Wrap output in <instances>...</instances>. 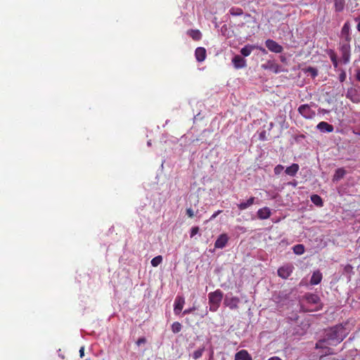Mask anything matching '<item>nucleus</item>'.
I'll return each mask as SVG.
<instances>
[{"instance_id": "obj_28", "label": "nucleus", "mask_w": 360, "mask_h": 360, "mask_svg": "<svg viewBox=\"0 0 360 360\" xmlns=\"http://www.w3.org/2000/svg\"><path fill=\"white\" fill-rule=\"evenodd\" d=\"M171 328H172V331L174 333H178L179 332H180L181 330L182 326L179 322L176 321L172 323Z\"/></svg>"}, {"instance_id": "obj_12", "label": "nucleus", "mask_w": 360, "mask_h": 360, "mask_svg": "<svg viewBox=\"0 0 360 360\" xmlns=\"http://www.w3.org/2000/svg\"><path fill=\"white\" fill-rule=\"evenodd\" d=\"M185 303L184 298L181 296H177L174 301V312L175 314L178 315L182 310L184 305Z\"/></svg>"}, {"instance_id": "obj_1", "label": "nucleus", "mask_w": 360, "mask_h": 360, "mask_svg": "<svg viewBox=\"0 0 360 360\" xmlns=\"http://www.w3.org/2000/svg\"><path fill=\"white\" fill-rule=\"evenodd\" d=\"M347 334L345 327L340 324L327 330L325 338L329 345H336L346 338Z\"/></svg>"}, {"instance_id": "obj_19", "label": "nucleus", "mask_w": 360, "mask_h": 360, "mask_svg": "<svg viewBox=\"0 0 360 360\" xmlns=\"http://www.w3.org/2000/svg\"><path fill=\"white\" fill-rule=\"evenodd\" d=\"M299 168L300 167L297 164L293 163L285 169V172L289 176H294L297 173Z\"/></svg>"}, {"instance_id": "obj_14", "label": "nucleus", "mask_w": 360, "mask_h": 360, "mask_svg": "<svg viewBox=\"0 0 360 360\" xmlns=\"http://www.w3.org/2000/svg\"><path fill=\"white\" fill-rule=\"evenodd\" d=\"M316 128L322 132L330 133L333 132L334 130V127L332 124H330L328 122L323 121L319 122L317 124Z\"/></svg>"}, {"instance_id": "obj_41", "label": "nucleus", "mask_w": 360, "mask_h": 360, "mask_svg": "<svg viewBox=\"0 0 360 360\" xmlns=\"http://www.w3.org/2000/svg\"><path fill=\"white\" fill-rule=\"evenodd\" d=\"M221 212H222L221 210H218V211H217L216 212H214V213L211 216V217H210V220H212V219H214V218H216V217H217V216L218 214H219Z\"/></svg>"}, {"instance_id": "obj_7", "label": "nucleus", "mask_w": 360, "mask_h": 360, "mask_svg": "<svg viewBox=\"0 0 360 360\" xmlns=\"http://www.w3.org/2000/svg\"><path fill=\"white\" fill-rule=\"evenodd\" d=\"M341 38L345 40L346 44H349L352 40L350 34V24L348 21L345 22L341 30Z\"/></svg>"}, {"instance_id": "obj_34", "label": "nucleus", "mask_w": 360, "mask_h": 360, "mask_svg": "<svg viewBox=\"0 0 360 360\" xmlns=\"http://www.w3.org/2000/svg\"><path fill=\"white\" fill-rule=\"evenodd\" d=\"M283 169H284V167H283V165H276L274 167V173H275V174H276V175L280 174L282 172V171L283 170Z\"/></svg>"}, {"instance_id": "obj_39", "label": "nucleus", "mask_w": 360, "mask_h": 360, "mask_svg": "<svg viewBox=\"0 0 360 360\" xmlns=\"http://www.w3.org/2000/svg\"><path fill=\"white\" fill-rule=\"evenodd\" d=\"M354 20L357 22L356 30L360 32V16L356 17Z\"/></svg>"}, {"instance_id": "obj_38", "label": "nucleus", "mask_w": 360, "mask_h": 360, "mask_svg": "<svg viewBox=\"0 0 360 360\" xmlns=\"http://www.w3.org/2000/svg\"><path fill=\"white\" fill-rule=\"evenodd\" d=\"M259 140L261 141H265L266 140V131H262L259 133Z\"/></svg>"}, {"instance_id": "obj_35", "label": "nucleus", "mask_w": 360, "mask_h": 360, "mask_svg": "<svg viewBox=\"0 0 360 360\" xmlns=\"http://www.w3.org/2000/svg\"><path fill=\"white\" fill-rule=\"evenodd\" d=\"M199 232V227L198 226H193L191 229V237L193 238L194 236H195Z\"/></svg>"}, {"instance_id": "obj_6", "label": "nucleus", "mask_w": 360, "mask_h": 360, "mask_svg": "<svg viewBox=\"0 0 360 360\" xmlns=\"http://www.w3.org/2000/svg\"><path fill=\"white\" fill-rule=\"evenodd\" d=\"M294 269V266L291 264H285L278 269V275L282 278H288Z\"/></svg>"}, {"instance_id": "obj_36", "label": "nucleus", "mask_w": 360, "mask_h": 360, "mask_svg": "<svg viewBox=\"0 0 360 360\" xmlns=\"http://www.w3.org/2000/svg\"><path fill=\"white\" fill-rule=\"evenodd\" d=\"M186 214L189 218H193L195 216L194 212L191 207L186 209Z\"/></svg>"}, {"instance_id": "obj_27", "label": "nucleus", "mask_w": 360, "mask_h": 360, "mask_svg": "<svg viewBox=\"0 0 360 360\" xmlns=\"http://www.w3.org/2000/svg\"><path fill=\"white\" fill-rule=\"evenodd\" d=\"M295 254L300 255L304 252V246L302 244L296 245L293 247Z\"/></svg>"}, {"instance_id": "obj_30", "label": "nucleus", "mask_w": 360, "mask_h": 360, "mask_svg": "<svg viewBox=\"0 0 360 360\" xmlns=\"http://www.w3.org/2000/svg\"><path fill=\"white\" fill-rule=\"evenodd\" d=\"M205 351V347H202L197 350H195L193 353V358L194 359H198L199 358H200L202 356V354Z\"/></svg>"}, {"instance_id": "obj_13", "label": "nucleus", "mask_w": 360, "mask_h": 360, "mask_svg": "<svg viewBox=\"0 0 360 360\" xmlns=\"http://www.w3.org/2000/svg\"><path fill=\"white\" fill-rule=\"evenodd\" d=\"M232 63L236 69L243 68L246 66V60L239 55H236L233 58Z\"/></svg>"}, {"instance_id": "obj_15", "label": "nucleus", "mask_w": 360, "mask_h": 360, "mask_svg": "<svg viewBox=\"0 0 360 360\" xmlns=\"http://www.w3.org/2000/svg\"><path fill=\"white\" fill-rule=\"evenodd\" d=\"M206 49L203 47H198L195 51V56L198 62H202L206 58Z\"/></svg>"}, {"instance_id": "obj_8", "label": "nucleus", "mask_w": 360, "mask_h": 360, "mask_svg": "<svg viewBox=\"0 0 360 360\" xmlns=\"http://www.w3.org/2000/svg\"><path fill=\"white\" fill-rule=\"evenodd\" d=\"M342 59L345 64L349 62L350 60V45L349 44L343 43L340 47Z\"/></svg>"}, {"instance_id": "obj_11", "label": "nucleus", "mask_w": 360, "mask_h": 360, "mask_svg": "<svg viewBox=\"0 0 360 360\" xmlns=\"http://www.w3.org/2000/svg\"><path fill=\"white\" fill-rule=\"evenodd\" d=\"M229 237L226 233L221 234L214 243V247L216 248H224L228 243Z\"/></svg>"}, {"instance_id": "obj_9", "label": "nucleus", "mask_w": 360, "mask_h": 360, "mask_svg": "<svg viewBox=\"0 0 360 360\" xmlns=\"http://www.w3.org/2000/svg\"><path fill=\"white\" fill-rule=\"evenodd\" d=\"M264 70H269L274 73H278L281 72V66L273 60H268L262 65Z\"/></svg>"}, {"instance_id": "obj_43", "label": "nucleus", "mask_w": 360, "mask_h": 360, "mask_svg": "<svg viewBox=\"0 0 360 360\" xmlns=\"http://www.w3.org/2000/svg\"><path fill=\"white\" fill-rule=\"evenodd\" d=\"M356 78L359 82H360V70H357Z\"/></svg>"}, {"instance_id": "obj_25", "label": "nucleus", "mask_w": 360, "mask_h": 360, "mask_svg": "<svg viewBox=\"0 0 360 360\" xmlns=\"http://www.w3.org/2000/svg\"><path fill=\"white\" fill-rule=\"evenodd\" d=\"M311 200L316 206H319V207L323 206V203L322 198L319 195H316V194L311 195Z\"/></svg>"}, {"instance_id": "obj_37", "label": "nucleus", "mask_w": 360, "mask_h": 360, "mask_svg": "<svg viewBox=\"0 0 360 360\" xmlns=\"http://www.w3.org/2000/svg\"><path fill=\"white\" fill-rule=\"evenodd\" d=\"M146 342V338L144 337L140 338L137 340L136 342V344L137 346H140L142 344H145Z\"/></svg>"}, {"instance_id": "obj_20", "label": "nucleus", "mask_w": 360, "mask_h": 360, "mask_svg": "<svg viewBox=\"0 0 360 360\" xmlns=\"http://www.w3.org/2000/svg\"><path fill=\"white\" fill-rule=\"evenodd\" d=\"M187 34L191 37L194 41H199L202 38V34L199 30H188Z\"/></svg>"}, {"instance_id": "obj_18", "label": "nucleus", "mask_w": 360, "mask_h": 360, "mask_svg": "<svg viewBox=\"0 0 360 360\" xmlns=\"http://www.w3.org/2000/svg\"><path fill=\"white\" fill-rule=\"evenodd\" d=\"M322 280V274L319 271H316L313 273L311 279V285H318Z\"/></svg>"}, {"instance_id": "obj_33", "label": "nucleus", "mask_w": 360, "mask_h": 360, "mask_svg": "<svg viewBox=\"0 0 360 360\" xmlns=\"http://www.w3.org/2000/svg\"><path fill=\"white\" fill-rule=\"evenodd\" d=\"M327 342V340L326 338H325L323 340H319L316 343V348L319 349V348H324L325 346H324V343Z\"/></svg>"}, {"instance_id": "obj_48", "label": "nucleus", "mask_w": 360, "mask_h": 360, "mask_svg": "<svg viewBox=\"0 0 360 360\" xmlns=\"http://www.w3.org/2000/svg\"><path fill=\"white\" fill-rule=\"evenodd\" d=\"M285 57H283V56H281V60L282 62H284V61H285Z\"/></svg>"}, {"instance_id": "obj_2", "label": "nucleus", "mask_w": 360, "mask_h": 360, "mask_svg": "<svg viewBox=\"0 0 360 360\" xmlns=\"http://www.w3.org/2000/svg\"><path fill=\"white\" fill-rule=\"evenodd\" d=\"M210 310L211 311H216L221 304L223 298V292L220 290H217L214 292H210L208 295Z\"/></svg>"}, {"instance_id": "obj_42", "label": "nucleus", "mask_w": 360, "mask_h": 360, "mask_svg": "<svg viewBox=\"0 0 360 360\" xmlns=\"http://www.w3.org/2000/svg\"><path fill=\"white\" fill-rule=\"evenodd\" d=\"M79 356L81 358H82L84 356V347H82L79 349Z\"/></svg>"}, {"instance_id": "obj_49", "label": "nucleus", "mask_w": 360, "mask_h": 360, "mask_svg": "<svg viewBox=\"0 0 360 360\" xmlns=\"http://www.w3.org/2000/svg\"><path fill=\"white\" fill-rule=\"evenodd\" d=\"M260 50L262 51V52H266V50L263 48H260Z\"/></svg>"}, {"instance_id": "obj_44", "label": "nucleus", "mask_w": 360, "mask_h": 360, "mask_svg": "<svg viewBox=\"0 0 360 360\" xmlns=\"http://www.w3.org/2000/svg\"><path fill=\"white\" fill-rule=\"evenodd\" d=\"M193 310H194V308H191V309H186V310H184V314H189V313H191Z\"/></svg>"}, {"instance_id": "obj_46", "label": "nucleus", "mask_w": 360, "mask_h": 360, "mask_svg": "<svg viewBox=\"0 0 360 360\" xmlns=\"http://www.w3.org/2000/svg\"><path fill=\"white\" fill-rule=\"evenodd\" d=\"M213 356H214V352L213 350L211 352L210 359L209 360H213Z\"/></svg>"}, {"instance_id": "obj_26", "label": "nucleus", "mask_w": 360, "mask_h": 360, "mask_svg": "<svg viewBox=\"0 0 360 360\" xmlns=\"http://www.w3.org/2000/svg\"><path fill=\"white\" fill-rule=\"evenodd\" d=\"M229 13L233 16L242 15L243 11L242 8L238 7H232L229 10Z\"/></svg>"}, {"instance_id": "obj_3", "label": "nucleus", "mask_w": 360, "mask_h": 360, "mask_svg": "<svg viewBox=\"0 0 360 360\" xmlns=\"http://www.w3.org/2000/svg\"><path fill=\"white\" fill-rule=\"evenodd\" d=\"M304 298L308 304L316 305L313 309H306L307 311H318L321 309V300L318 295L307 293L304 295Z\"/></svg>"}, {"instance_id": "obj_31", "label": "nucleus", "mask_w": 360, "mask_h": 360, "mask_svg": "<svg viewBox=\"0 0 360 360\" xmlns=\"http://www.w3.org/2000/svg\"><path fill=\"white\" fill-rule=\"evenodd\" d=\"M307 72L309 73L312 77H316L318 75V71L316 68L312 67H309L307 69Z\"/></svg>"}, {"instance_id": "obj_5", "label": "nucleus", "mask_w": 360, "mask_h": 360, "mask_svg": "<svg viewBox=\"0 0 360 360\" xmlns=\"http://www.w3.org/2000/svg\"><path fill=\"white\" fill-rule=\"evenodd\" d=\"M265 46L273 53H280L283 51V46L273 39H266L265 41Z\"/></svg>"}, {"instance_id": "obj_29", "label": "nucleus", "mask_w": 360, "mask_h": 360, "mask_svg": "<svg viewBox=\"0 0 360 360\" xmlns=\"http://www.w3.org/2000/svg\"><path fill=\"white\" fill-rule=\"evenodd\" d=\"M162 262V257L161 255H158L152 259L150 263L154 267L158 266Z\"/></svg>"}, {"instance_id": "obj_32", "label": "nucleus", "mask_w": 360, "mask_h": 360, "mask_svg": "<svg viewBox=\"0 0 360 360\" xmlns=\"http://www.w3.org/2000/svg\"><path fill=\"white\" fill-rule=\"evenodd\" d=\"M330 60H331V61L333 63V66L335 68H337L338 65V63L336 55L334 53H332L330 55Z\"/></svg>"}, {"instance_id": "obj_50", "label": "nucleus", "mask_w": 360, "mask_h": 360, "mask_svg": "<svg viewBox=\"0 0 360 360\" xmlns=\"http://www.w3.org/2000/svg\"><path fill=\"white\" fill-rule=\"evenodd\" d=\"M274 126V123L273 122H271L270 123V127H272Z\"/></svg>"}, {"instance_id": "obj_23", "label": "nucleus", "mask_w": 360, "mask_h": 360, "mask_svg": "<svg viewBox=\"0 0 360 360\" xmlns=\"http://www.w3.org/2000/svg\"><path fill=\"white\" fill-rule=\"evenodd\" d=\"M345 174H346V172L343 168H338L335 171V173L333 176V180L334 181H338V180L342 179L344 177V176L345 175Z\"/></svg>"}, {"instance_id": "obj_4", "label": "nucleus", "mask_w": 360, "mask_h": 360, "mask_svg": "<svg viewBox=\"0 0 360 360\" xmlns=\"http://www.w3.org/2000/svg\"><path fill=\"white\" fill-rule=\"evenodd\" d=\"M298 112L305 119L311 120L313 119L315 115V111L311 108V106L308 104L301 105L298 109Z\"/></svg>"}, {"instance_id": "obj_47", "label": "nucleus", "mask_w": 360, "mask_h": 360, "mask_svg": "<svg viewBox=\"0 0 360 360\" xmlns=\"http://www.w3.org/2000/svg\"><path fill=\"white\" fill-rule=\"evenodd\" d=\"M245 18H252V15L250 14H249V13H246L245 15Z\"/></svg>"}, {"instance_id": "obj_45", "label": "nucleus", "mask_w": 360, "mask_h": 360, "mask_svg": "<svg viewBox=\"0 0 360 360\" xmlns=\"http://www.w3.org/2000/svg\"><path fill=\"white\" fill-rule=\"evenodd\" d=\"M268 360H282V359L278 356H273V357H271L270 359H269Z\"/></svg>"}, {"instance_id": "obj_22", "label": "nucleus", "mask_w": 360, "mask_h": 360, "mask_svg": "<svg viewBox=\"0 0 360 360\" xmlns=\"http://www.w3.org/2000/svg\"><path fill=\"white\" fill-rule=\"evenodd\" d=\"M345 0H334V7L336 12H341L345 8Z\"/></svg>"}, {"instance_id": "obj_21", "label": "nucleus", "mask_w": 360, "mask_h": 360, "mask_svg": "<svg viewBox=\"0 0 360 360\" xmlns=\"http://www.w3.org/2000/svg\"><path fill=\"white\" fill-rule=\"evenodd\" d=\"M255 198L250 197L246 202H240L238 204V207L240 210H244L255 203Z\"/></svg>"}, {"instance_id": "obj_40", "label": "nucleus", "mask_w": 360, "mask_h": 360, "mask_svg": "<svg viewBox=\"0 0 360 360\" xmlns=\"http://www.w3.org/2000/svg\"><path fill=\"white\" fill-rule=\"evenodd\" d=\"M340 81L341 82H343L346 79V73L345 72H342L339 77Z\"/></svg>"}, {"instance_id": "obj_10", "label": "nucleus", "mask_w": 360, "mask_h": 360, "mask_svg": "<svg viewBox=\"0 0 360 360\" xmlns=\"http://www.w3.org/2000/svg\"><path fill=\"white\" fill-rule=\"evenodd\" d=\"M240 300L237 297H226L224 300V304L229 307L231 309H235L238 307Z\"/></svg>"}, {"instance_id": "obj_24", "label": "nucleus", "mask_w": 360, "mask_h": 360, "mask_svg": "<svg viewBox=\"0 0 360 360\" xmlns=\"http://www.w3.org/2000/svg\"><path fill=\"white\" fill-rule=\"evenodd\" d=\"M254 49L255 46L252 45H246L241 49L240 53L243 56L247 57L250 55Z\"/></svg>"}, {"instance_id": "obj_16", "label": "nucleus", "mask_w": 360, "mask_h": 360, "mask_svg": "<svg viewBox=\"0 0 360 360\" xmlns=\"http://www.w3.org/2000/svg\"><path fill=\"white\" fill-rule=\"evenodd\" d=\"M271 210L269 207H264L257 211V217L260 219H266L271 216Z\"/></svg>"}, {"instance_id": "obj_17", "label": "nucleus", "mask_w": 360, "mask_h": 360, "mask_svg": "<svg viewBox=\"0 0 360 360\" xmlns=\"http://www.w3.org/2000/svg\"><path fill=\"white\" fill-rule=\"evenodd\" d=\"M235 360H252L247 350L242 349L235 354Z\"/></svg>"}]
</instances>
